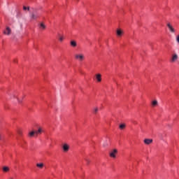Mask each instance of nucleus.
Returning <instances> with one entry per match:
<instances>
[{"label": "nucleus", "instance_id": "nucleus-1", "mask_svg": "<svg viewBox=\"0 0 179 179\" xmlns=\"http://www.w3.org/2000/svg\"><path fill=\"white\" fill-rule=\"evenodd\" d=\"M30 17L31 20H36V19L40 17V13H38V11L36 8H33L32 12L30 13Z\"/></svg>", "mask_w": 179, "mask_h": 179}, {"label": "nucleus", "instance_id": "nucleus-2", "mask_svg": "<svg viewBox=\"0 0 179 179\" xmlns=\"http://www.w3.org/2000/svg\"><path fill=\"white\" fill-rule=\"evenodd\" d=\"M74 57L77 61H83L85 59V55L83 53L76 54Z\"/></svg>", "mask_w": 179, "mask_h": 179}, {"label": "nucleus", "instance_id": "nucleus-3", "mask_svg": "<svg viewBox=\"0 0 179 179\" xmlns=\"http://www.w3.org/2000/svg\"><path fill=\"white\" fill-rule=\"evenodd\" d=\"M3 34L6 36H10L12 34V29L9 27H6V29L3 31Z\"/></svg>", "mask_w": 179, "mask_h": 179}, {"label": "nucleus", "instance_id": "nucleus-4", "mask_svg": "<svg viewBox=\"0 0 179 179\" xmlns=\"http://www.w3.org/2000/svg\"><path fill=\"white\" fill-rule=\"evenodd\" d=\"M117 153H118V150H117V149H114L109 153L110 157L115 159Z\"/></svg>", "mask_w": 179, "mask_h": 179}, {"label": "nucleus", "instance_id": "nucleus-5", "mask_svg": "<svg viewBox=\"0 0 179 179\" xmlns=\"http://www.w3.org/2000/svg\"><path fill=\"white\" fill-rule=\"evenodd\" d=\"M177 59H178V55H177V53H174L172 55L170 62H171L173 64V63H174L175 61H177Z\"/></svg>", "mask_w": 179, "mask_h": 179}, {"label": "nucleus", "instance_id": "nucleus-6", "mask_svg": "<svg viewBox=\"0 0 179 179\" xmlns=\"http://www.w3.org/2000/svg\"><path fill=\"white\" fill-rule=\"evenodd\" d=\"M167 27L170 30L171 33H176V29H174L172 24H171L170 23H168Z\"/></svg>", "mask_w": 179, "mask_h": 179}, {"label": "nucleus", "instance_id": "nucleus-7", "mask_svg": "<svg viewBox=\"0 0 179 179\" xmlns=\"http://www.w3.org/2000/svg\"><path fill=\"white\" fill-rule=\"evenodd\" d=\"M144 143L145 145H150V143H153V139L145 138L144 139Z\"/></svg>", "mask_w": 179, "mask_h": 179}, {"label": "nucleus", "instance_id": "nucleus-8", "mask_svg": "<svg viewBox=\"0 0 179 179\" xmlns=\"http://www.w3.org/2000/svg\"><path fill=\"white\" fill-rule=\"evenodd\" d=\"M36 132V135L37 136V135H41V134H43V132H44V130H43V128L39 127L38 131H35Z\"/></svg>", "mask_w": 179, "mask_h": 179}, {"label": "nucleus", "instance_id": "nucleus-9", "mask_svg": "<svg viewBox=\"0 0 179 179\" xmlns=\"http://www.w3.org/2000/svg\"><path fill=\"white\" fill-rule=\"evenodd\" d=\"M63 150H64V152H68L69 150V145L64 144L63 145Z\"/></svg>", "mask_w": 179, "mask_h": 179}, {"label": "nucleus", "instance_id": "nucleus-10", "mask_svg": "<svg viewBox=\"0 0 179 179\" xmlns=\"http://www.w3.org/2000/svg\"><path fill=\"white\" fill-rule=\"evenodd\" d=\"M39 29H41V30H45V29H46L45 24H44V23L41 22L39 24Z\"/></svg>", "mask_w": 179, "mask_h": 179}, {"label": "nucleus", "instance_id": "nucleus-11", "mask_svg": "<svg viewBox=\"0 0 179 179\" xmlns=\"http://www.w3.org/2000/svg\"><path fill=\"white\" fill-rule=\"evenodd\" d=\"M122 34H124V31H122V30H121V29L117 30V35L118 36V37H121V36H122Z\"/></svg>", "mask_w": 179, "mask_h": 179}, {"label": "nucleus", "instance_id": "nucleus-12", "mask_svg": "<svg viewBox=\"0 0 179 179\" xmlns=\"http://www.w3.org/2000/svg\"><path fill=\"white\" fill-rule=\"evenodd\" d=\"M96 79L97 82H101V74H96Z\"/></svg>", "mask_w": 179, "mask_h": 179}, {"label": "nucleus", "instance_id": "nucleus-13", "mask_svg": "<svg viewBox=\"0 0 179 179\" xmlns=\"http://www.w3.org/2000/svg\"><path fill=\"white\" fill-rule=\"evenodd\" d=\"M70 44L72 47H76V45H78L76 41H71Z\"/></svg>", "mask_w": 179, "mask_h": 179}, {"label": "nucleus", "instance_id": "nucleus-14", "mask_svg": "<svg viewBox=\"0 0 179 179\" xmlns=\"http://www.w3.org/2000/svg\"><path fill=\"white\" fill-rule=\"evenodd\" d=\"M29 135L30 138H33V136H34V135H36V131H32L29 132Z\"/></svg>", "mask_w": 179, "mask_h": 179}, {"label": "nucleus", "instance_id": "nucleus-15", "mask_svg": "<svg viewBox=\"0 0 179 179\" xmlns=\"http://www.w3.org/2000/svg\"><path fill=\"white\" fill-rule=\"evenodd\" d=\"M127 127V125L125 124H120L119 127L120 129H125V127Z\"/></svg>", "mask_w": 179, "mask_h": 179}, {"label": "nucleus", "instance_id": "nucleus-16", "mask_svg": "<svg viewBox=\"0 0 179 179\" xmlns=\"http://www.w3.org/2000/svg\"><path fill=\"white\" fill-rule=\"evenodd\" d=\"M17 132L18 135H20V136L23 135V131H22V129H18L17 130Z\"/></svg>", "mask_w": 179, "mask_h": 179}, {"label": "nucleus", "instance_id": "nucleus-17", "mask_svg": "<svg viewBox=\"0 0 179 179\" xmlns=\"http://www.w3.org/2000/svg\"><path fill=\"white\" fill-rule=\"evenodd\" d=\"M36 166H37L39 169H43V167H44V164H43V163L37 164Z\"/></svg>", "mask_w": 179, "mask_h": 179}, {"label": "nucleus", "instance_id": "nucleus-18", "mask_svg": "<svg viewBox=\"0 0 179 179\" xmlns=\"http://www.w3.org/2000/svg\"><path fill=\"white\" fill-rule=\"evenodd\" d=\"M3 171H5V173H7V171H9V167L4 166V167H3Z\"/></svg>", "mask_w": 179, "mask_h": 179}, {"label": "nucleus", "instance_id": "nucleus-19", "mask_svg": "<svg viewBox=\"0 0 179 179\" xmlns=\"http://www.w3.org/2000/svg\"><path fill=\"white\" fill-rule=\"evenodd\" d=\"M153 107H156V106H157L158 103H157V101L155 100L152 101V103Z\"/></svg>", "mask_w": 179, "mask_h": 179}, {"label": "nucleus", "instance_id": "nucleus-20", "mask_svg": "<svg viewBox=\"0 0 179 179\" xmlns=\"http://www.w3.org/2000/svg\"><path fill=\"white\" fill-rule=\"evenodd\" d=\"M23 10H30V7H26V6H23Z\"/></svg>", "mask_w": 179, "mask_h": 179}, {"label": "nucleus", "instance_id": "nucleus-21", "mask_svg": "<svg viewBox=\"0 0 179 179\" xmlns=\"http://www.w3.org/2000/svg\"><path fill=\"white\" fill-rule=\"evenodd\" d=\"M99 111V108H94V114H97V112Z\"/></svg>", "mask_w": 179, "mask_h": 179}, {"label": "nucleus", "instance_id": "nucleus-22", "mask_svg": "<svg viewBox=\"0 0 179 179\" xmlns=\"http://www.w3.org/2000/svg\"><path fill=\"white\" fill-rule=\"evenodd\" d=\"M59 41H64V36H60L59 38Z\"/></svg>", "mask_w": 179, "mask_h": 179}, {"label": "nucleus", "instance_id": "nucleus-23", "mask_svg": "<svg viewBox=\"0 0 179 179\" xmlns=\"http://www.w3.org/2000/svg\"><path fill=\"white\" fill-rule=\"evenodd\" d=\"M85 162H87V164H89V163H90V160L87 159H85Z\"/></svg>", "mask_w": 179, "mask_h": 179}, {"label": "nucleus", "instance_id": "nucleus-24", "mask_svg": "<svg viewBox=\"0 0 179 179\" xmlns=\"http://www.w3.org/2000/svg\"><path fill=\"white\" fill-rule=\"evenodd\" d=\"M18 100V103H22V100H20V99H17Z\"/></svg>", "mask_w": 179, "mask_h": 179}, {"label": "nucleus", "instance_id": "nucleus-25", "mask_svg": "<svg viewBox=\"0 0 179 179\" xmlns=\"http://www.w3.org/2000/svg\"><path fill=\"white\" fill-rule=\"evenodd\" d=\"M133 123L135 124H138V122H136L135 121H134Z\"/></svg>", "mask_w": 179, "mask_h": 179}, {"label": "nucleus", "instance_id": "nucleus-26", "mask_svg": "<svg viewBox=\"0 0 179 179\" xmlns=\"http://www.w3.org/2000/svg\"><path fill=\"white\" fill-rule=\"evenodd\" d=\"M24 143H26V141H24Z\"/></svg>", "mask_w": 179, "mask_h": 179}, {"label": "nucleus", "instance_id": "nucleus-27", "mask_svg": "<svg viewBox=\"0 0 179 179\" xmlns=\"http://www.w3.org/2000/svg\"><path fill=\"white\" fill-rule=\"evenodd\" d=\"M24 143H26V141H24Z\"/></svg>", "mask_w": 179, "mask_h": 179}, {"label": "nucleus", "instance_id": "nucleus-28", "mask_svg": "<svg viewBox=\"0 0 179 179\" xmlns=\"http://www.w3.org/2000/svg\"><path fill=\"white\" fill-rule=\"evenodd\" d=\"M13 97H15V95H13Z\"/></svg>", "mask_w": 179, "mask_h": 179}, {"label": "nucleus", "instance_id": "nucleus-29", "mask_svg": "<svg viewBox=\"0 0 179 179\" xmlns=\"http://www.w3.org/2000/svg\"><path fill=\"white\" fill-rule=\"evenodd\" d=\"M10 179H13V178H10Z\"/></svg>", "mask_w": 179, "mask_h": 179}]
</instances>
